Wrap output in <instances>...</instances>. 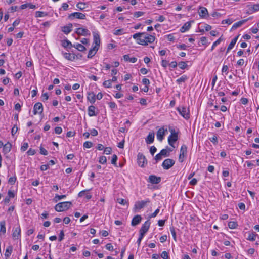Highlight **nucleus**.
Segmentation results:
<instances>
[{
    "label": "nucleus",
    "mask_w": 259,
    "mask_h": 259,
    "mask_svg": "<svg viewBox=\"0 0 259 259\" xmlns=\"http://www.w3.org/2000/svg\"><path fill=\"white\" fill-rule=\"evenodd\" d=\"M187 147L185 145H183L180 149V154L179 156V161L182 163L184 161V159L187 156Z\"/></svg>",
    "instance_id": "423d86ee"
},
{
    "label": "nucleus",
    "mask_w": 259,
    "mask_h": 259,
    "mask_svg": "<svg viewBox=\"0 0 259 259\" xmlns=\"http://www.w3.org/2000/svg\"><path fill=\"white\" fill-rule=\"evenodd\" d=\"M233 22V20L232 19H228L226 20H223L222 22V24H231Z\"/></svg>",
    "instance_id": "0e129e2a"
},
{
    "label": "nucleus",
    "mask_w": 259,
    "mask_h": 259,
    "mask_svg": "<svg viewBox=\"0 0 259 259\" xmlns=\"http://www.w3.org/2000/svg\"><path fill=\"white\" fill-rule=\"evenodd\" d=\"M11 148V144L9 142H7L3 146V152L4 154H7L10 152Z\"/></svg>",
    "instance_id": "a211bd4d"
},
{
    "label": "nucleus",
    "mask_w": 259,
    "mask_h": 259,
    "mask_svg": "<svg viewBox=\"0 0 259 259\" xmlns=\"http://www.w3.org/2000/svg\"><path fill=\"white\" fill-rule=\"evenodd\" d=\"M68 18L70 20H73L74 18L85 19L86 18V15L80 12H74L69 14Z\"/></svg>",
    "instance_id": "6e6552de"
},
{
    "label": "nucleus",
    "mask_w": 259,
    "mask_h": 259,
    "mask_svg": "<svg viewBox=\"0 0 259 259\" xmlns=\"http://www.w3.org/2000/svg\"><path fill=\"white\" fill-rule=\"evenodd\" d=\"M103 85L106 87V88H111V86H112V83H111V80H110V79L109 80H106L103 83Z\"/></svg>",
    "instance_id": "a18cd8bd"
},
{
    "label": "nucleus",
    "mask_w": 259,
    "mask_h": 259,
    "mask_svg": "<svg viewBox=\"0 0 259 259\" xmlns=\"http://www.w3.org/2000/svg\"><path fill=\"white\" fill-rule=\"evenodd\" d=\"M109 106L111 109H114L117 108V105L115 102H110L108 103Z\"/></svg>",
    "instance_id": "bf43d9fd"
},
{
    "label": "nucleus",
    "mask_w": 259,
    "mask_h": 259,
    "mask_svg": "<svg viewBox=\"0 0 259 259\" xmlns=\"http://www.w3.org/2000/svg\"><path fill=\"white\" fill-rule=\"evenodd\" d=\"M40 153L41 154L44 155H47L48 154L47 150L44 148L42 147H40Z\"/></svg>",
    "instance_id": "13d9d810"
},
{
    "label": "nucleus",
    "mask_w": 259,
    "mask_h": 259,
    "mask_svg": "<svg viewBox=\"0 0 259 259\" xmlns=\"http://www.w3.org/2000/svg\"><path fill=\"white\" fill-rule=\"evenodd\" d=\"M165 131H167V130H165L163 128H160L159 129L157 132L156 136L157 139L159 141H162L164 139V136L165 135Z\"/></svg>",
    "instance_id": "f8f14e48"
},
{
    "label": "nucleus",
    "mask_w": 259,
    "mask_h": 259,
    "mask_svg": "<svg viewBox=\"0 0 259 259\" xmlns=\"http://www.w3.org/2000/svg\"><path fill=\"white\" fill-rule=\"evenodd\" d=\"M72 205L70 201H65L57 203L55 206V210L57 212H62L68 209Z\"/></svg>",
    "instance_id": "f03ea898"
},
{
    "label": "nucleus",
    "mask_w": 259,
    "mask_h": 259,
    "mask_svg": "<svg viewBox=\"0 0 259 259\" xmlns=\"http://www.w3.org/2000/svg\"><path fill=\"white\" fill-rule=\"evenodd\" d=\"M12 251L13 246L12 245L8 246L7 249H6V252L5 253V259H8L10 257Z\"/></svg>",
    "instance_id": "a878e982"
},
{
    "label": "nucleus",
    "mask_w": 259,
    "mask_h": 259,
    "mask_svg": "<svg viewBox=\"0 0 259 259\" xmlns=\"http://www.w3.org/2000/svg\"><path fill=\"white\" fill-rule=\"evenodd\" d=\"M175 163V161L171 159H166L164 160L162 164V166L164 169H168L171 167Z\"/></svg>",
    "instance_id": "1a4fd4ad"
},
{
    "label": "nucleus",
    "mask_w": 259,
    "mask_h": 259,
    "mask_svg": "<svg viewBox=\"0 0 259 259\" xmlns=\"http://www.w3.org/2000/svg\"><path fill=\"white\" fill-rule=\"evenodd\" d=\"M99 49L97 48V47H93L89 50L88 58H92L95 55Z\"/></svg>",
    "instance_id": "4be33fe9"
},
{
    "label": "nucleus",
    "mask_w": 259,
    "mask_h": 259,
    "mask_svg": "<svg viewBox=\"0 0 259 259\" xmlns=\"http://www.w3.org/2000/svg\"><path fill=\"white\" fill-rule=\"evenodd\" d=\"M137 163L139 166L141 167H144L147 163L146 157L141 153H139L137 155Z\"/></svg>",
    "instance_id": "0eeeda50"
},
{
    "label": "nucleus",
    "mask_w": 259,
    "mask_h": 259,
    "mask_svg": "<svg viewBox=\"0 0 259 259\" xmlns=\"http://www.w3.org/2000/svg\"><path fill=\"white\" fill-rule=\"evenodd\" d=\"M142 218L140 215H136L133 218L131 225L133 226H135L138 225L141 221Z\"/></svg>",
    "instance_id": "dca6fc26"
},
{
    "label": "nucleus",
    "mask_w": 259,
    "mask_h": 259,
    "mask_svg": "<svg viewBox=\"0 0 259 259\" xmlns=\"http://www.w3.org/2000/svg\"><path fill=\"white\" fill-rule=\"evenodd\" d=\"M161 257L163 259H168V253L166 251H163L161 254Z\"/></svg>",
    "instance_id": "4d7b16f0"
},
{
    "label": "nucleus",
    "mask_w": 259,
    "mask_h": 259,
    "mask_svg": "<svg viewBox=\"0 0 259 259\" xmlns=\"http://www.w3.org/2000/svg\"><path fill=\"white\" fill-rule=\"evenodd\" d=\"M66 196L65 195H59L58 194H56L55 197L53 199L54 201L57 202L60 200L62 199L66 198Z\"/></svg>",
    "instance_id": "c9c22d12"
},
{
    "label": "nucleus",
    "mask_w": 259,
    "mask_h": 259,
    "mask_svg": "<svg viewBox=\"0 0 259 259\" xmlns=\"http://www.w3.org/2000/svg\"><path fill=\"white\" fill-rule=\"evenodd\" d=\"M145 34L146 32L137 33L133 35V37L137 40L138 38H142V36L144 35Z\"/></svg>",
    "instance_id": "4c0bfd02"
},
{
    "label": "nucleus",
    "mask_w": 259,
    "mask_h": 259,
    "mask_svg": "<svg viewBox=\"0 0 259 259\" xmlns=\"http://www.w3.org/2000/svg\"><path fill=\"white\" fill-rule=\"evenodd\" d=\"M237 226L238 225L236 222L231 221L228 223V227L230 229H235Z\"/></svg>",
    "instance_id": "a19ab883"
},
{
    "label": "nucleus",
    "mask_w": 259,
    "mask_h": 259,
    "mask_svg": "<svg viewBox=\"0 0 259 259\" xmlns=\"http://www.w3.org/2000/svg\"><path fill=\"white\" fill-rule=\"evenodd\" d=\"M107 162V158L104 156H102L99 158V162L101 164H105Z\"/></svg>",
    "instance_id": "6e6d98bb"
},
{
    "label": "nucleus",
    "mask_w": 259,
    "mask_h": 259,
    "mask_svg": "<svg viewBox=\"0 0 259 259\" xmlns=\"http://www.w3.org/2000/svg\"><path fill=\"white\" fill-rule=\"evenodd\" d=\"M155 135L153 132H150L146 138V142L147 144L152 143L154 140Z\"/></svg>",
    "instance_id": "f3484780"
},
{
    "label": "nucleus",
    "mask_w": 259,
    "mask_h": 259,
    "mask_svg": "<svg viewBox=\"0 0 259 259\" xmlns=\"http://www.w3.org/2000/svg\"><path fill=\"white\" fill-rule=\"evenodd\" d=\"M210 141L212 142L214 144L216 145L218 144V137L216 135H214L212 138H209Z\"/></svg>",
    "instance_id": "8fccbe9b"
},
{
    "label": "nucleus",
    "mask_w": 259,
    "mask_h": 259,
    "mask_svg": "<svg viewBox=\"0 0 259 259\" xmlns=\"http://www.w3.org/2000/svg\"><path fill=\"white\" fill-rule=\"evenodd\" d=\"M250 10L252 11H257L259 10V4H255L251 7Z\"/></svg>",
    "instance_id": "603ef678"
},
{
    "label": "nucleus",
    "mask_w": 259,
    "mask_h": 259,
    "mask_svg": "<svg viewBox=\"0 0 259 259\" xmlns=\"http://www.w3.org/2000/svg\"><path fill=\"white\" fill-rule=\"evenodd\" d=\"M43 111L42 104L40 102H37L35 104L33 108V113L34 115L37 114H41Z\"/></svg>",
    "instance_id": "9d476101"
},
{
    "label": "nucleus",
    "mask_w": 259,
    "mask_h": 259,
    "mask_svg": "<svg viewBox=\"0 0 259 259\" xmlns=\"http://www.w3.org/2000/svg\"><path fill=\"white\" fill-rule=\"evenodd\" d=\"M249 19H244V20H242L241 21H239L235 23H234L232 27V28L231 29L232 30H235V29H236L237 28L240 27L242 26V25H243L244 23H245L246 22H247L248 21Z\"/></svg>",
    "instance_id": "aec40b11"
},
{
    "label": "nucleus",
    "mask_w": 259,
    "mask_h": 259,
    "mask_svg": "<svg viewBox=\"0 0 259 259\" xmlns=\"http://www.w3.org/2000/svg\"><path fill=\"white\" fill-rule=\"evenodd\" d=\"M238 36H239L235 37L231 40V42L230 43L227 48V52H228L230 50H231L234 47V45H235L237 41Z\"/></svg>",
    "instance_id": "c85d7f7f"
},
{
    "label": "nucleus",
    "mask_w": 259,
    "mask_h": 259,
    "mask_svg": "<svg viewBox=\"0 0 259 259\" xmlns=\"http://www.w3.org/2000/svg\"><path fill=\"white\" fill-rule=\"evenodd\" d=\"M113 33L115 35H120L123 34V29H120L116 30Z\"/></svg>",
    "instance_id": "5fc2aeb1"
},
{
    "label": "nucleus",
    "mask_w": 259,
    "mask_h": 259,
    "mask_svg": "<svg viewBox=\"0 0 259 259\" xmlns=\"http://www.w3.org/2000/svg\"><path fill=\"white\" fill-rule=\"evenodd\" d=\"M159 153L162 156H165V157H167V156H168L169 155V153H168V151L167 150V149H162Z\"/></svg>",
    "instance_id": "79ce46f5"
},
{
    "label": "nucleus",
    "mask_w": 259,
    "mask_h": 259,
    "mask_svg": "<svg viewBox=\"0 0 259 259\" xmlns=\"http://www.w3.org/2000/svg\"><path fill=\"white\" fill-rule=\"evenodd\" d=\"M112 151V149L111 147H106L105 148H104V153H105L106 154H110L111 153Z\"/></svg>",
    "instance_id": "e2e57ef3"
},
{
    "label": "nucleus",
    "mask_w": 259,
    "mask_h": 259,
    "mask_svg": "<svg viewBox=\"0 0 259 259\" xmlns=\"http://www.w3.org/2000/svg\"><path fill=\"white\" fill-rule=\"evenodd\" d=\"M178 65L179 66V67L182 69H185L187 66V65L186 64V62H180L178 63Z\"/></svg>",
    "instance_id": "09e8293b"
},
{
    "label": "nucleus",
    "mask_w": 259,
    "mask_h": 259,
    "mask_svg": "<svg viewBox=\"0 0 259 259\" xmlns=\"http://www.w3.org/2000/svg\"><path fill=\"white\" fill-rule=\"evenodd\" d=\"M62 45L65 48H67L69 46L70 47H73V45H72L71 42L70 41H69L67 39L63 40L62 42Z\"/></svg>",
    "instance_id": "f704fd0d"
},
{
    "label": "nucleus",
    "mask_w": 259,
    "mask_h": 259,
    "mask_svg": "<svg viewBox=\"0 0 259 259\" xmlns=\"http://www.w3.org/2000/svg\"><path fill=\"white\" fill-rule=\"evenodd\" d=\"M170 132L171 134L168 138V142L169 144L174 148V144L177 141L178 136V134L175 132V130L171 129L170 130Z\"/></svg>",
    "instance_id": "20e7f679"
},
{
    "label": "nucleus",
    "mask_w": 259,
    "mask_h": 259,
    "mask_svg": "<svg viewBox=\"0 0 259 259\" xmlns=\"http://www.w3.org/2000/svg\"><path fill=\"white\" fill-rule=\"evenodd\" d=\"M93 146L92 142L90 141H86L83 143V147L85 148H90Z\"/></svg>",
    "instance_id": "de8ad7c7"
},
{
    "label": "nucleus",
    "mask_w": 259,
    "mask_h": 259,
    "mask_svg": "<svg viewBox=\"0 0 259 259\" xmlns=\"http://www.w3.org/2000/svg\"><path fill=\"white\" fill-rule=\"evenodd\" d=\"M156 150L157 149L154 146H151L150 148V152L152 155L156 152Z\"/></svg>",
    "instance_id": "338daca9"
},
{
    "label": "nucleus",
    "mask_w": 259,
    "mask_h": 259,
    "mask_svg": "<svg viewBox=\"0 0 259 259\" xmlns=\"http://www.w3.org/2000/svg\"><path fill=\"white\" fill-rule=\"evenodd\" d=\"M28 147V144L27 143H24L23 145L21 147V150L22 151H25Z\"/></svg>",
    "instance_id": "680f3d73"
},
{
    "label": "nucleus",
    "mask_w": 259,
    "mask_h": 259,
    "mask_svg": "<svg viewBox=\"0 0 259 259\" xmlns=\"http://www.w3.org/2000/svg\"><path fill=\"white\" fill-rule=\"evenodd\" d=\"M36 153V151L34 149H32L30 148L29 150L27 152V153L28 155H34Z\"/></svg>",
    "instance_id": "69168bd1"
},
{
    "label": "nucleus",
    "mask_w": 259,
    "mask_h": 259,
    "mask_svg": "<svg viewBox=\"0 0 259 259\" xmlns=\"http://www.w3.org/2000/svg\"><path fill=\"white\" fill-rule=\"evenodd\" d=\"M257 234L255 232L249 233L247 238V240L253 241L255 240Z\"/></svg>",
    "instance_id": "473e14b6"
},
{
    "label": "nucleus",
    "mask_w": 259,
    "mask_h": 259,
    "mask_svg": "<svg viewBox=\"0 0 259 259\" xmlns=\"http://www.w3.org/2000/svg\"><path fill=\"white\" fill-rule=\"evenodd\" d=\"M144 14V12L137 11V12H135L134 13V16L135 17L138 18L139 17H141L142 16H143Z\"/></svg>",
    "instance_id": "3c124183"
},
{
    "label": "nucleus",
    "mask_w": 259,
    "mask_h": 259,
    "mask_svg": "<svg viewBox=\"0 0 259 259\" xmlns=\"http://www.w3.org/2000/svg\"><path fill=\"white\" fill-rule=\"evenodd\" d=\"M150 222L149 220L146 221L142 226L139 232H142L144 233H146V232L148 231L150 225Z\"/></svg>",
    "instance_id": "ddd939ff"
},
{
    "label": "nucleus",
    "mask_w": 259,
    "mask_h": 259,
    "mask_svg": "<svg viewBox=\"0 0 259 259\" xmlns=\"http://www.w3.org/2000/svg\"><path fill=\"white\" fill-rule=\"evenodd\" d=\"M16 180V178L15 177H12L9 179L8 182L11 185H14Z\"/></svg>",
    "instance_id": "052dcab7"
},
{
    "label": "nucleus",
    "mask_w": 259,
    "mask_h": 259,
    "mask_svg": "<svg viewBox=\"0 0 259 259\" xmlns=\"http://www.w3.org/2000/svg\"><path fill=\"white\" fill-rule=\"evenodd\" d=\"M222 40H223V39L222 38V37H221L218 40H217L215 42H214L212 46L211 51H212L215 46H217L218 45L220 44L221 43V42L222 41Z\"/></svg>",
    "instance_id": "37998d69"
},
{
    "label": "nucleus",
    "mask_w": 259,
    "mask_h": 259,
    "mask_svg": "<svg viewBox=\"0 0 259 259\" xmlns=\"http://www.w3.org/2000/svg\"><path fill=\"white\" fill-rule=\"evenodd\" d=\"M73 47L80 52H83L86 50V48L84 46L79 43L73 45Z\"/></svg>",
    "instance_id": "7c9ffc66"
},
{
    "label": "nucleus",
    "mask_w": 259,
    "mask_h": 259,
    "mask_svg": "<svg viewBox=\"0 0 259 259\" xmlns=\"http://www.w3.org/2000/svg\"><path fill=\"white\" fill-rule=\"evenodd\" d=\"M117 201L118 203L122 205H125L127 203V201L125 199L122 198H118L117 199Z\"/></svg>",
    "instance_id": "864d4df0"
},
{
    "label": "nucleus",
    "mask_w": 259,
    "mask_h": 259,
    "mask_svg": "<svg viewBox=\"0 0 259 259\" xmlns=\"http://www.w3.org/2000/svg\"><path fill=\"white\" fill-rule=\"evenodd\" d=\"M95 109L96 108L93 105H91L89 106L88 109V115L89 116H96L97 114V113H95Z\"/></svg>",
    "instance_id": "412c9836"
},
{
    "label": "nucleus",
    "mask_w": 259,
    "mask_h": 259,
    "mask_svg": "<svg viewBox=\"0 0 259 259\" xmlns=\"http://www.w3.org/2000/svg\"><path fill=\"white\" fill-rule=\"evenodd\" d=\"M85 3L79 2L77 4L76 7L79 10H83L85 8Z\"/></svg>",
    "instance_id": "e433bc0d"
},
{
    "label": "nucleus",
    "mask_w": 259,
    "mask_h": 259,
    "mask_svg": "<svg viewBox=\"0 0 259 259\" xmlns=\"http://www.w3.org/2000/svg\"><path fill=\"white\" fill-rule=\"evenodd\" d=\"M170 232L172 235V237L175 241H177V235H176V232L175 231V229L174 226H170Z\"/></svg>",
    "instance_id": "58836bf2"
},
{
    "label": "nucleus",
    "mask_w": 259,
    "mask_h": 259,
    "mask_svg": "<svg viewBox=\"0 0 259 259\" xmlns=\"http://www.w3.org/2000/svg\"><path fill=\"white\" fill-rule=\"evenodd\" d=\"M87 99L90 102L93 104L96 101V95L93 92L89 93L88 94Z\"/></svg>",
    "instance_id": "b1692460"
},
{
    "label": "nucleus",
    "mask_w": 259,
    "mask_h": 259,
    "mask_svg": "<svg viewBox=\"0 0 259 259\" xmlns=\"http://www.w3.org/2000/svg\"><path fill=\"white\" fill-rule=\"evenodd\" d=\"M48 14L46 12L42 11H36L35 13L36 17H41L47 16Z\"/></svg>",
    "instance_id": "ea45409f"
},
{
    "label": "nucleus",
    "mask_w": 259,
    "mask_h": 259,
    "mask_svg": "<svg viewBox=\"0 0 259 259\" xmlns=\"http://www.w3.org/2000/svg\"><path fill=\"white\" fill-rule=\"evenodd\" d=\"M150 202L149 199L147 198L145 200L141 201H137L135 202L134 207V211L135 212H139L141 209L145 207Z\"/></svg>",
    "instance_id": "7ed1b4c3"
},
{
    "label": "nucleus",
    "mask_w": 259,
    "mask_h": 259,
    "mask_svg": "<svg viewBox=\"0 0 259 259\" xmlns=\"http://www.w3.org/2000/svg\"><path fill=\"white\" fill-rule=\"evenodd\" d=\"M63 56L64 58L70 61H73L75 59V56L73 54H71L69 53H62Z\"/></svg>",
    "instance_id": "393cba45"
},
{
    "label": "nucleus",
    "mask_w": 259,
    "mask_h": 259,
    "mask_svg": "<svg viewBox=\"0 0 259 259\" xmlns=\"http://www.w3.org/2000/svg\"><path fill=\"white\" fill-rule=\"evenodd\" d=\"M149 181L152 184H157L160 182L161 178L155 175H150L149 177Z\"/></svg>",
    "instance_id": "4468645a"
},
{
    "label": "nucleus",
    "mask_w": 259,
    "mask_h": 259,
    "mask_svg": "<svg viewBox=\"0 0 259 259\" xmlns=\"http://www.w3.org/2000/svg\"><path fill=\"white\" fill-rule=\"evenodd\" d=\"M62 129L61 127L57 126L55 128V132L57 134H60L62 133Z\"/></svg>",
    "instance_id": "774afa93"
},
{
    "label": "nucleus",
    "mask_w": 259,
    "mask_h": 259,
    "mask_svg": "<svg viewBox=\"0 0 259 259\" xmlns=\"http://www.w3.org/2000/svg\"><path fill=\"white\" fill-rule=\"evenodd\" d=\"M94 36V46L93 47H97V48L99 49L100 44V39L99 35L97 33H93Z\"/></svg>",
    "instance_id": "2eb2a0df"
},
{
    "label": "nucleus",
    "mask_w": 259,
    "mask_h": 259,
    "mask_svg": "<svg viewBox=\"0 0 259 259\" xmlns=\"http://www.w3.org/2000/svg\"><path fill=\"white\" fill-rule=\"evenodd\" d=\"M187 77L186 75H183L181 77H180L179 78H178L177 80V82L178 83H180L181 82H185L187 79Z\"/></svg>",
    "instance_id": "c03bdc74"
},
{
    "label": "nucleus",
    "mask_w": 259,
    "mask_h": 259,
    "mask_svg": "<svg viewBox=\"0 0 259 259\" xmlns=\"http://www.w3.org/2000/svg\"><path fill=\"white\" fill-rule=\"evenodd\" d=\"M123 59L125 61H129L132 63H135L137 61V58L136 57L130 58L129 55H125L123 56Z\"/></svg>",
    "instance_id": "c756f323"
},
{
    "label": "nucleus",
    "mask_w": 259,
    "mask_h": 259,
    "mask_svg": "<svg viewBox=\"0 0 259 259\" xmlns=\"http://www.w3.org/2000/svg\"><path fill=\"white\" fill-rule=\"evenodd\" d=\"M191 26V22H187L185 23L184 25L181 28L180 31L181 32H185L190 28Z\"/></svg>",
    "instance_id": "cd10ccee"
},
{
    "label": "nucleus",
    "mask_w": 259,
    "mask_h": 259,
    "mask_svg": "<svg viewBox=\"0 0 259 259\" xmlns=\"http://www.w3.org/2000/svg\"><path fill=\"white\" fill-rule=\"evenodd\" d=\"M5 225L6 222L5 221H2L0 222V232L2 233L3 234H5L6 231Z\"/></svg>",
    "instance_id": "72a5a7b5"
},
{
    "label": "nucleus",
    "mask_w": 259,
    "mask_h": 259,
    "mask_svg": "<svg viewBox=\"0 0 259 259\" xmlns=\"http://www.w3.org/2000/svg\"><path fill=\"white\" fill-rule=\"evenodd\" d=\"M27 7L29 9H34L36 8V6L31 3H27L22 5L20 7L21 9H24Z\"/></svg>",
    "instance_id": "2f4dec72"
},
{
    "label": "nucleus",
    "mask_w": 259,
    "mask_h": 259,
    "mask_svg": "<svg viewBox=\"0 0 259 259\" xmlns=\"http://www.w3.org/2000/svg\"><path fill=\"white\" fill-rule=\"evenodd\" d=\"M177 110L179 113L186 119L190 118V111L189 108L187 107H178Z\"/></svg>",
    "instance_id": "39448f33"
},
{
    "label": "nucleus",
    "mask_w": 259,
    "mask_h": 259,
    "mask_svg": "<svg viewBox=\"0 0 259 259\" xmlns=\"http://www.w3.org/2000/svg\"><path fill=\"white\" fill-rule=\"evenodd\" d=\"M75 32L78 35L86 36L90 35V32L88 29L82 27L77 28Z\"/></svg>",
    "instance_id": "9b49d317"
},
{
    "label": "nucleus",
    "mask_w": 259,
    "mask_h": 259,
    "mask_svg": "<svg viewBox=\"0 0 259 259\" xmlns=\"http://www.w3.org/2000/svg\"><path fill=\"white\" fill-rule=\"evenodd\" d=\"M200 11L199 12V14L200 17L204 18L206 15H208L207 9L203 7H200Z\"/></svg>",
    "instance_id": "5701e85b"
},
{
    "label": "nucleus",
    "mask_w": 259,
    "mask_h": 259,
    "mask_svg": "<svg viewBox=\"0 0 259 259\" xmlns=\"http://www.w3.org/2000/svg\"><path fill=\"white\" fill-rule=\"evenodd\" d=\"M21 229L20 227H16L13 231L12 236L14 239H18L20 236Z\"/></svg>",
    "instance_id": "6ab92c4d"
},
{
    "label": "nucleus",
    "mask_w": 259,
    "mask_h": 259,
    "mask_svg": "<svg viewBox=\"0 0 259 259\" xmlns=\"http://www.w3.org/2000/svg\"><path fill=\"white\" fill-rule=\"evenodd\" d=\"M117 159H118V158H117V156L116 155L114 154L112 156V159H111V163L116 166H117L116 162H117Z\"/></svg>",
    "instance_id": "49530a36"
},
{
    "label": "nucleus",
    "mask_w": 259,
    "mask_h": 259,
    "mask_svg": "<svg viewBox=\"0 0 259 259\" xmlns=\"http://www.w3.org/2000/svg\"><path fill=\"white\" fill-rule=\"evenodd\" d=\"M143 38L137 39V43L141 45H147L148 43H152L155 41V37L152 35L146 34L142 36Z\"/></svg>",
    "instance_id": "f257e3e1"
},
{
    "label": "nucleus",
    "mask_w": 259,
    "mask_h": 259,
    "mask_svg": "<svg viewBox=\"0 0 259 259\" xmlns=\"http://www.w3.org/2000/svg\"><path fill=\"white\" fill-rule=\"evenodd\" d=\"M72 24L70 23L68 26L62 27V31L66 34H68L72 31Z\"/></svg>",
    "instance_id": "bb28decb"
}]
</instances>
